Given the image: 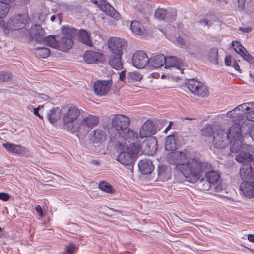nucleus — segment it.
Returning a JSON list of instances; mask_svg holds the SVG:
<instances>
[{
    "label": "nucleus",
    "instance_id": "obj_2",
    "mask_svg": "<svg viewBox=\"0 0 254 254\" xmlns=\"http://www.w3.org/2000/svg\"><path fill=\"white\" fill-rule=\"evenodd\" d=\"M130 118L124 115L117 114L111 116V125L116 130L118 138L116 140L127 141L128 143L138 139V133L130 129Z\"/></svg>",
    "mask_w": 254,
    "mask_h": 254
},
{
    "label": "nucleus",
    "instance_id": "obj_4",
    "mask_svg": "<svg viewBox=\"0 0 254 254\" xmlns=\"http://www.w3.org/2000/svg\"><path fill=\"white\" fill-rule=\"evenodd\" d=\"M99 119L96 116L89 115L81 123H75L68 127V130L72 133L86 134L98 124Z\"/></svg>",
    "mask_w": 254,
    "mask_h": 254
},
{
    "label": "nucleus",
    "instance_id": "obj_8",
    "mask_svg": "<svg viewBox=\"0 0 254 254\" xmlns=\"http://www.w3.org/2000/svg\"><path fill=\"white\" fill-rule=\"evenodd\" d=\"M108 46L112 54L123 55V50L127 46V43L123 39L114 37L108 40Z\"/></svg>",
    "mask_w": 254,
    "mask_h": 254
},
{
    "label": "nucleus",
    "instance_id": "obj_56",
    "mask_svg": "<svg viewBox=\"0 0 254 254\" xmlns=\"http://www.w3.org/2000/svg\"><path fill=\"white\" fill-rule=\"evenodd\" d=\"M238 2L239 8L242 10L244 9L246 0H238Z\"/></svg>",
    "mask_w": 254,
    "mask_h": 254
},
{
    "label": "nucleus",
    "instance_id": "obj_41",
    "mask_svg": "<svg viewBox=\"0 0 254 254\" xmlns=\"http://www.w3.org/2000/svg\"><path fill=\"white\" fill-rule=\"evenodd\" d=\"M9 9V4L0 1V18H5L8 14Z\"/></svg>",
    "mask_w": 254,
    "mask_h": 254
},
{
    "label": "nucleus",
    "instance_id": "obj_5",
    "mask_svg": "<svg viewBox=\"0 0 254 254\" xmlns=\"http://www.w3.org/2000/svg\"><path fill=\"white\" fill-rule=\"evenodd\" d=\"M30 22L28 13L18 14L11 17L7 21V27L11 30L24 28Z\"/></svg>",
    "mask_w": 254,
    "mask_h": 254
},
{
    "label": "nucleus",
    "instance_id": "obj_15",
    "mask_svg": "<svg viewBox=\"0 0 254 254\" xmlns=\"http://www.w3.org/2000/svg\"><path fill=\"white\" fill-rule=\"evenodd\" d=\"M83 58L87 64H97L104 60V56L100 52L88 50L84 53Z\"/></svg>",
    "mask_w": 254,
    "mask_h": 254
},
{
    "label": "nucleus",
    "instance_id": "obj_62",
    "mask_svg": "<svg viewBox=\"0 0 254 254\" xmlns=\"http://www.w3.org/2000/svg\"><path fill=\"white\" fill-rule=\"evenodd\" d=\"M171 127H172V122H170L169 124L168 125V126L166 127V128L164 131V133H167L168 131V130H169L171 129Z\"/></svg>",
    "mask_w": 254,
    "mask_h": 254
},
{
    "label": "nucleus",
    "instance_id": "obj_11",
    "mask_svg": "<svg viewBox=\"0 0 254 254\" xmlns=\"http://www.w3.org/2000/svg\"><path fill=\"white\" fill-rule=\"evenodd\" d=\"M81 110L75 106H71L65 112L63 117V121L64 125L71 123H75L81 114Z\"/></svg>",
    "mask_w": 254,
    "mask_h": 254
},
{
    "label": "nucleus",
    "instance_id": "obj_61",
    "mask_svg": "<svg viewBox=\"0 0 254 254\" xmlns=\"http://www.w3.org/2000/svg\"><path fill=\"white\" fill-rule=\"evenodd\" d=\"M233 66L234 68L238 71H239L240 69V66L236 61H234L233 62Z\"/></svg>",
    "mask_w": 254,
    "mask_h": 254
},
{
    "label": "nucleus",
    "instance_id": "obj_44",
    "mask_svg": "<svg viewBox=\"0 0 254 254\" xmlns=\"http://www.w3.org/2000/svg\"><path fill=\"white\" fill-rule=\"evenodd\" d=\"M127 78L132 81H139L142 78V75L138 72H130L128 74Z\"/></svg>",
    "mask_w": 254,
    "mask_h": 254
},
{
    "label": "nucleus",
    "instance_id": "obj_55",
    "mask_svg": "<svg viewBox=\"0 0 254 254\" xmlns=\"http://www.w3.org/2000/svg\"><path fill=\"white\" fill-rule=\"evenodd\" d=\"M40 107H41V106H39L37 108H35L34 109V114L36 116H38V117L40 119H43V116H42L40 114H39V112H38L39 109L40 108Z\"/></svg>",
    "mask_w": 254,
    "mask_h": 254
},
{
    "label": "nucleus",
    "instance_id": "obj_28",
    "mask_svg": "<svg viewBox=\"0 0 254 254\" xmlns=\"http://www.w3.org/2000/svg\"><path fill=\"white\" fill-rule=\"evenodd\" d=\"M3 146L10 153L13 154H21L25 152V148L20 145H16L11 143H6Z\"/></svg>",
    "mask_w": 254,
    "mask_h": 254
},
{
    "label": "nucleus",
    "instance_id": "obj_7",
    "mask_svg": "<svg viewBox=\"0 0 254 254\" xmlns=\"http://www.w3.org/2000/svg\"><path fill=\"white\" fill-rule=\"evenodd\" d=\"M235 160L239 163L249 164L254 163V148L250 145H244L243 149L237 153Z\"/></svg>",
    "mask_w": 254,
    "mask_h": 254
},
{
    "label": "nucleus",
    "instance_id": "obj_1",
    "mask_svg": "<svg viewBox=\"0 0 254 254\" xmlns=\"http://www.w3.org/2000/svg\"><path fill=\"white\" fill-rule=\"evenodd\" d=\"M167 159L171 164L175 165V169L181 172L186 178L199 179L202 173L212 168L211 164L202 161L198 156L190 157L186 148L171 152Z\"/></svg>",
    "mask_w": 254,
    "mask_h": 254
},
{
    "label": "nucleus",
    "instance_id": "obj_64",
    "mask_svg": "<svg viewBox=\"0 0 254 254\" xmlns=\"http://www.w3.org/2000/svg\"><path fill=\"white\" fill-rule=\"evenodd\" d=\"M158 175L160 178L164 175V172L160 169H159L158 171Z\"/></svg>",
    "mask_w": 254,
    "mask_h": 254
},
{
    "label": "nucleus",
    "instance_id": "obj_27",
    "mask_svg": "<svg viewBox=\"0 0 254 254\" xmlns=\"http://www.w3.org/2000/svg\"><path fill=\"white\" fill-rule=\"evenodd\" d=\"M74 44L73 40L71 38L63 37L59 41L58 49L64 52H67L73 46Z\"/></svg>",
    "mask_w": 254,
    "mask_h": 254
},
{
    "label": "nucleus",
    "instance_id": "obj_47",
    "mask_svg": "<svg viewBox=\"0 0 254 254\" xmlns=\"http://www.w3.org/2000/svg\"><path fill=\"white\" fill-rule=\"evenodd\" d=\"M213 131L212 127L210 126H208L204 127L201 130L202 135L205 136H209L211 135Z\"/></svg>",
    "mask_w": 254,
    "mask_h": 254
},
{
    "label": "nucleus",
    "instance_id": "obj_13",
    "mask_svg": "<svg viewBox=\"0 0 254 254\" xmlns=\"http://www.w3.org/2000/svg\"><path fill=\"white\" fill-rule=\"evenodd\" d=\"M229 143V140L226 133L220 129L216 131L213 135V144L215 148L218 149L224 148L227 147Z\"/></svg>",
    "mask_w": 254,
    "mask_h": 254
},
{
    "label": "nucleus",
    "instance_id": "obj_33",
    "mask_svg": "<svg viewBox=\"0 0 254 254\" xmlns=\"http://www.w3.org/2000/svg\"><path fill=\"white\" fill-rule=\"evenodd\" d=\"M201 82L194 79H190L187 84V88L190 91L195 95V92H197V90L199 89Z\"/></svg>",
    "mask_w": 254,
    "mask_h": 254
},
{
    "label": "nucleus",
    "instance_id": "obj_17",
    "mask_svg": "<svg viewBox=\"0 0 254 254\" xmlns=\"http://www.w3.org/2000/svg\"><path fill=\"white\" fill-rule=\"evenodd\" d=\"M239 190L241 194L245 197L249 199L254 198V182L244 181L240 184Z\"/></svg>",
    "mask_w": 254,
    "mask_h": 254
},
{
    "label": "nucleus",
    "instance_id": "obj_6",
    "mask_svg": "<svg viewBox=\"0 0 254 254\" xmlns=\"http://www.w3.org/2000/svg\"><path fill=\"white\" fill-rule=\"evenodd\" d=\"M248 127V124L243 122L241 125L236 122L232 125L228 129L226 134L229 140L243 139V135H247L246 127Z\"/></svg>",
    "mask_w": 254,
    "mask_h": 254
},
{
    "label": "nucleus",
    "instance_id": "obj_52",
    "mask_svg": "<svg viewBox=\"0 0 254 254\" xmlns=\"http://www.w3.org/2000/svg\"><path fill=\"white\" fill-rule=\"evenodd\" d=\"M177 43L180 46H184L185 45V41L184 39L180 36L176 38Z\"/></svg>",
    "mask_w": 254,
    "mask_h": 254
},
{
    "label": "nucleus",
    "instance_id": "obj_18",
    "mask_svg": "<svg viewBox=\"0 0 254 254\" xmlns=\"http://www.w3.org/2000/svg\"><path fill=\"white\" fill-rule=\"evenodd\" d=\"M31 37L34 40L42 43L44 41L45 31L39 25H35L31 27L29 30Z\"/></svg>",
    "mask_w": 254,
    "mask_h": 254
},
{
    "label": "nucleus",
    "instance_id": "obj_25",
    "mask_svg": "<svg viewBox=\"0 0 254 254\" xmlns=\"http://www.w3.org/2000/svg\"><path fill=\"white\" fill-rule=\"evenodd\" d=\"M130 29L134 34L139 36H143L147 34V30L144 26L136 20H133L131 22Z\"/></svg>",
    "mask_w": 254,
    "mask_h": 254
},
{
    "label": "nucleus",
    "instance_id": "obj_24",
    "mask_svg": "<svg viewBox=\"0 0 254 254\" xmlns=\"http://www.w3.org/2000/svg\"><path fill=\"white\" fill-rule=\"evenodd\" d=\"M239 174L243 180L253 179V168L250 164L243 165L240 169Z\"/></svg>",
    "mask_w": 254,
    "mask_h": 254
},
{
    "label": "nucleus",
    "instance_id": "obj_32",
    "mask_svg": "<svg viewBox=\"0 0 254 254\" xmlns=\"http://www.w3.org/2000/svg\"><path fill=\"white\" fill-rule=\"evenodd\" d=\"M165 147L166 150L174 151L176 149V143L173 135L168 136L165 140Z\"/></svg>",
    "mask_w": 254,
    "mask_h": 254
},
{
    "label": "nucleus",
    "instance_id": "obj_38",
    "mask_svg": "<svg viewBox=\"0 0 254 254\" xmlns=\"http://www.w3.org/2000/svg\"><path fill=\"white\" fill-rule=\"evenodd\" d=\"M209 92L208 87L202 82H201L199 89L195 92V95L202 98H205L209 95Z\"/></svg>",
    "mask_w": 254,
    "mask_h": 254
},
{
    "label": "nucleus",
    "instance_id": "obj_42",
    "mask_svg": "<svg viewBox=\"0 0 254 254\" xmlns=\"http://www.w3.org/2000/svg\"><path fill=\"white\" fill-rule=\"evenodd\" d=\"M99 188L103 191L111 193L114 192V189L112 185L105 181H102L99 184Z\"/></svg>",
    "mask_w": 254,
    "mask_h": 254
},
{
    "label": "nucleus",
    "instance_id": "obj_22",
    "mask_svg": "<svg viewBox=\"0 0 254 254\" xmlns=\"http://www.w3.org/2000/svg\"><path fill=\"white\" fill-rule=\"evenodd\" d=\"M166 60L165 68L166 69L170 67H176L178 69L181 70V67L183 64V61L175 56L166 57Z\"/></svg>",
    "mask_w": 254,
    "mask_h": 254
},
{
    "label": "nucleus",
    "instance_id": "obj_9",
    "mask_svg": "<svg viewBox=\"0 0 254 254\" xmlns=\"http://www.w3.org/2000/svg\"><path fill=\"white\" fill-rule=\"evenodd\" d=\"M206 180L210 184V187L214 188L215 191L221 192L223 188L221 186L222 180L219 172L217 171H209L205 175Z\"/></svg>",
    "mask_w": 254,
    "mask_h": 254
},
{
    "label": "nucleus",
    "instance_id": "obj_49",
    "mask_svg": "<svg viewBox=\"0 0 254 254\" xmlns=\"http://www.w3.org/2000/svg\"><path fill=\"white\" fill-rule=\"evenodd\" d=\"M65 251L67 254H72L75 251V246L73 244H69L66 247Z\"/></svg>",
    "mask_w": 254,
    "mask_h": 254
},
{
    "label": "nucleus",
    "instance_id": "obj_37",
    "mask_svg": "<svg viewBox=\"0 0 254 254\" xmlns=\"http://www.w3.org/2000/svg\"><path fill=\"white\" fill-rule=\"evenodd\" d=\"M35 55L40 58H46L50 55V51L46 47L37 48L35 49Z\"/></svg>",
    "mask_w": 254,
    "mask_h": 254
},
{
    "label": "nucleus",
    "instance_id": "obj_43",
    "mask_svg": "<svg viewBox=\"0 0 254 254\" xmlns=\"http://www.w3.org/2000/svg\"><path fill=\"white\" fill-rule=\"evenodd\" d=\"M167 15V11L164 8H157L154 12V17L159 20H164Z\"/></svg>",
    "mask_w": 254,
    "mask_h": 254
},
{
    "label": "nucleus",
    "instance_id": "obj_40",
    "mask_svg": "<svg viewBox=\"0 0 254 254\" xmlns=\"http://www.w3.org/2000/svg\"><path fill=\"white\" fill-rule=\"evenodd\" d=\"M254 105V102H248L239 105L236 107V108L238 110V111L242 112V116L244 117V114L246 115V113H248L250 110L253 109V107H252V106Z\"/></svg>",
    "mask_w": 254,
    "mask_h": 254
},
{
    "label": "nucleus",
    "instance_id": "obj_29",
    "mask_svg": "<svg viewBox=\"0 0 254 254\" xmlns=\"http://www.w3.org/2000/svg\"><path fill=\"white\" fill-rule=\"evenodd\" d=\"M244 139H236V140H229L230 143V150L233 153H237L243 149L244 145L246 144L243 143Z\"/></svg>",
    "mask_w": 254,
    "mask_h": 254
},
{
    "label": "nucleus",
    "instance_id": "obj_54",
    "mask_svg": "<svg viewBox=\"0 0 254 254\" xmlns=\"http://www.w3.org/2000/svg\"><path fill=\"white\" fill-rule=\"evenodd\" d=\"M39 20L41 22V23H44L45 21L47 19V15L45 14H40L39 16Z\"/></svg>",
    "mask_w": 254,
    "mask_h": 254
},
{
    "label": "nucleus",
    "instance_id": "obj_23",
    "mask_svg": "<svg viewBox=\"0 0 254 254\" xmlns=\"http://www.w3.org/2000/svg\"><path fill=\"white\" fill-rule=\"evenodd\" d=\"M90 140L93 143L102 142L106 140L107 134L105 130L100 129L92 131L89 135Z\"/></svg>",
    "mask_w": 254,
    "mask_h": 254
},
{
    "label": "nucleus",
    "instance_id": "obj_3",
    "mask_svg": "<svg viewBox=\"0 0 254 254\" xmlns=\"http://www.w3.org/2000/svg\"><path fill=\"white\" fill-rule=\"evenodd\" d=\"M127 143V141L115 140L114 141V147L118 151H120L117 160L125 166L131 167L133 169L137 154L140 149L141 143L132 142L128 146Z\"/></svg>",
    "mask_w": 254,
    "mask_h": 254
},
{
    "label": "nucleus",
    "instance_id": "obj_31",
    "mask_svg": "<svg viewBox=\"0 0 254 254\" xmlns=\"http://www.w3.org/2000/svg\"><path fill=\"white\" fill-rule=\"evenodd\" d=\"M78 40L84 44L89 46H92V42L90 40L89 36L86 31L82 29L78 33Z\"/></svg>",
    "mask_w": 254,
    "mask_h": 254
},
{
    "label": "nucleus",
    "instance_id": "obj_10",
    "mask_svg": "<svg viewBox=\"0 0 254 254\" xmlns=\"http://www.w3.org/2000/svg\"><path fill=\"white\" fill-rule=\"evenodd\" d=\"M149 59L147 54L143 51L137 50L133 54L132 63L133 65L138 69L144 68L149 65Z\"/></svg>",
    "mask_w": 254,
    "mask_h": 254
},
{
    "label": "nucleus",
    "instance_id": "obj_63",
    "mask_svg": "<svg viewBox=\"0 0 254 254\" xmlns=\"http://www.w3.org/2000/svg\"><path fill=\"white\" fill-rule=\"evenodd\" d=\"M199 22L201 23H204V25H205L208 24V23H209L208 20L206 19H201L200 20Z\"/></svg>",
    "mask_w": 254,
    "mask_h": 254
},
{
    "label": "nucleus",
    "instance_id": "obj_51",
    "mask_svg": "<svg viewBox=\"0 0 254 254\" xmlns=\"http://www.w3.org/2000/svg\"><path fill=\"white\" fill-rule=\"evenodd\" d=\"M35 210L41 218L43 217V210L39 205H37L35 207Z\"/></svg>",
    "mask_w": 254,
    "mask_h": 254
},
{
    "label": "nucleus",
    "instance_id": "obj_48",
    "mask_svg": "<svg viewBox=\"0 0 254 254\" xmlns=\"http://www.w3.org/2000/svg\"><path fill=\"white\" fill-rule=\"evenodd\" d=\"M252 107H253V109L250 110L248 113H246L245 116L247 120L254 122V105L252 106Z\"/></svg>",
    "mask_w": 254,
    "mask_h": 254
},
{
    "label": "nucleus",
    "instance_id": "obj_12",
    "mask_svg": "<svg viewBox=\"0 0 254 254\" xmlns=\"http://www.w3.org/2000/svg\"><path fill=\"white\" fill-rule=\"evenodd\" d=\"M113 81L108 80H97L93 84V88L95 94L98 96L106 95L110 91Z\"/></svg>",
    "mask_w": 254,
    "mask_h": 254
},
{
    "label": "nucleus",
    "instance_id": "obj_14",
    "mask_svg": "<svg viewBox=\"0 0 254 254\" xmlns=\"http://www.w3.org/2000/svg\"><path fill=\"white\" fill-rule=\"evenodd\" d=\"M157 132V128L153 121L147 120L141 126L140 129L139 136L141 138L150 137Z\"/></svg>",
    "mask_w": 254,
    "mask_h": 254
},
{
    "label": "nucleus",
    "instance_id": "obj_35",
    "mask_svg": "<svg viewBox=\"0 0 254 254\" xmlns=\"http://www.w3.org/2000/svg\"><path fill=\"white\" fill-rule=\"evenodd\" d=\"M208 56L210 62L214 64H218L219 55L217 48H211L208 52Z\"/></svg>",
    "mask_w": 254,
    "mask_h": 254
},
{
    "label": "nucleus",
    "instance_id": "obj_36",
    "mask_svg": "<svg viewBox=\"0 0 254 254\" xmlns=\"http://www.w3.org/2000/svg\"><path fill=\"white\" fill-rule=\"evenodd\" d=\"M64 37L71 38L73 39L77 34V29L68 26H63L62 29Z\"/></svg>",
    "mask_w": 254,
    "mask_h": 254
},
{
    "label": "nucleus",
    "instance_id": "obj_45",
    "mask_svg": "<svg viewBox=\"0 0 254 254\" xmlns=\"http://www.w3.org/2000/svg\"><path fill=\"white\" fill-rule=\"evenodd\" d=\"M12 78L11 73L9 71L0 72V82H7Z\"/></svg>",
    "mask_w": 254,
    "mask_h": 254
},
{
    "label": "nucleus",
    "instance_id": "obj_50",
    "mask_svg": "<svg viewBox=\"0 0 254 254\" xmlns=\"http://www.w3.org/2000/svg\"><path fill=\"white\" fill-rule=\"evenodd\" d=\"M9 198L10 196L8 194L4 192L0 193V200L6 201L9 200Z\"/></svg>",
    "mask_w": 254,
    "mask_h": 254
},
{
    "label": "nucleus",
    "instance_id": "obj_46",
    "mask_svg": "<svg viewBox=\"0 0 254 254\" xmlns=\"http://www.w3.org/2000/svg\"><path fill=\"white\" fill-rule=\"evenodd\" d=\"M244 122H246L248 124V127H246L247 134H248L252 138L253 140H254V123H249L247 121H244Z\"/></svg>",
    "mask_w": 254,
    "mask_h": 254
},
{
    "label": "nucleus",
    "instance_id": "obj_58",
    "mask_svg": "<svg viewBox=\"0 0 254 254\" xmlns=\"http://www.w3.org/2000/svg\"><path fill=\"white\" fill-rule=\"evenodd\" d=\"M240 30L241 31L244 32L249 33L251 31H252V28H251L250 27H246V28H241L240 27Z\"/></svg>",
    "mask_w": 254,
    "mask_h": 254
},
{
    "label": "nucleus",
    "instance_id": "obj_20",
    "mask_svg": "<svg viewBox=\"0 0 254 254\" xmlns=\"http://www.w3.org/2000/svg\"><path fill=\"white\" fill-rule=\"evenodd\" d=\"M166 57L163 54H158L152 56L149 59V65L154 68H158L165 65Z\"/></svg>",
    "mask_w": 254,
    "mask_h": 254
},
{
    "label": "nucleus",
    "instance_id": "obj_26",
    "mask_svg": "<svg viewBox=\"0 0 254 254\" xmlns=\"http://www.w3.org/2000/svg\"><path fill=\"white\" fill-rule=\"evenodd\" d=\"M122 56V55L112 54L109 59V65L116 70H121L123 68Z\"/></svg>",
    "mask_w": 254,
    "mask_h": 254
},
{
    "label": "nucleus",
    "instance_id": "obj_30",
    "mask_svg": "<svg viewBox=\"0 0 254 254\" xmlns=\"http://www.w3.org/2000/svg\"><path fill=\"white\" fill-rule=\"evenodd\" d=\"M48 120L52 124H54L60 119V111L59 108H53L47 113Z\"/></svg>",
    "mask_w": 254,
    "mask_h": 254
},
{
    "label": "nucleus",
    "instance_id": "obj_16",
    "mask_svg": "<svg viewBox=\"0 0 254 254\" xmlns=\"http://www.w3.org/2000/svg\"><path fill=\"white\" fill-rule=\"evenodd\" d=\"M157 141L155 137L150 138L143 141L142 145L141 144L140 149L149 155H153L157 149Z\"/></svg>",
    "mask_w": 254,
    "mask_h": 254
},
{
    "label": "nucleus",
    "instance_id": "obj_39",
    "mask_svg": "<svg viewBox=\"0 0 254 254\" xmlns=\"http://www.w3.org/2000/svg\"><path fill=\"white\" fill-rule=\"evenodd\" d=\"M48 46L58 49L59 41L56 40L54 35H49L44 38V42Z\"/></svg>",
    "mask_w": 254,
    "mask_h": 254
},
{
    "label": "nucleus",
    "instance_id": "obj_57",
    "mask_svg": "<svg viewBox=\"0 0 254 254\" xmlns=\"http://www.w3.org/2000/svg\"><path fill=\"white\" fill-rule=\"evenodd\" d=\"M126 79L125 71H122L119 75V79L124 81Z\"/></svg>",
    "mask_w": 254,
    "mask_h": 254
},
{
    "label": "nucleus",
    "instance_id": "obj_34",
    "mask_svg": "<svg viewBox=\"0 0 254 254\" xmlns=\"http://www.w3.org/2000/svg\"><path fill=\"white\" fill-rule=\"evenodd\" d=\"M227 116L229 118H233L234 121L235 122L240 121L244 118L242 116V112L238 111L236 108L228 111L227 113Z\"/></svg>",
    "mask_w": 254,
    "mask_h": 254
},
{
    "label": "nucleus",
    "instance_id": "obj_60",
    "mask_svg": "<svg viewBox=\"0 0 254 254\" xmlns=\"http://www.w3.org/2000/svg\"><path fill=\"white\" fill-rule=\"evenodd\" d=\"M96 5L101 6L102 0H91Z\"/></svg>",
    "mask_w": 254,
    "mask_h": 254
},
{
    "label": "nucleus",
    "instance_id": "obj_59",
    "mask_svg": "<svg viewBox=\"0 0 254 254\" xmlns=\"http://www.w3.org/2000/svg\"><path fill=\"white\" fill-rule=\"evenodd\" d=\"M247 238H248V240L250 242L254 243V234H248Z\"/></svg>",
    "mask_w": 254,
    "mask_h": 254
},
{
    "label": "nucleus",
    "instance_id": "obj_21",
    "mask_svg": "<svg viewBox=\"0 0 254 254\" xmlns=\"http://www.w3.org/2000/svg\"><path fill=\"white\" fill-rule=\"evenodd\" d=\"M138 168L143 174H149L154 169L151 160L147 159L141 160L138 163Z\"/></svg>",
    "mask_w": 254,
    "mask_h": 254
},
{
    "label": "nucleus",
    "instance_id": "obj_19",
    "mask_svg": "<svg viewBox=\"0 0 254 254\" xmlns=\"http://www.w3.org/2000/svg\"><path fill=\"white\" fill-rule=\"evenodd\" d=\"M232 46L235 52L242 57L244 60L250 63L254 62V58L246 50L239 42L233 41Z\"/></svg>",
    "mask_w": 254,
    "mask_h": 254
},
{
    "label": "nucleus",
    "instance_id": "obj_53",
    "mask_svg": "<svg viewBox=\"0 0 254 254\" xmlns=\"http://www.w3.org/2000/svg\"><path fill=\"white\" fill-rule=\"evenodd\" d=\"M232 64L231 56L229 55L227 56L225 59V64L227 66H231Z\"/></svg>",
    "mask_w": 254,
    "mask_h": 254
}]
</instances>
